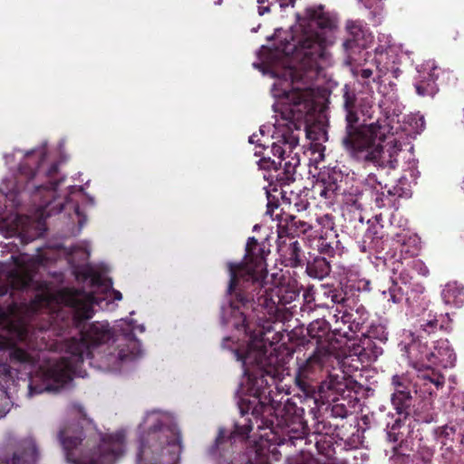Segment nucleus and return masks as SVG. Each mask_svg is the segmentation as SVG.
I'll return each mask as SVG.
<instances>
[{"mask_svg":"<svg viewBox=\"0 0 464 464\" xmlns=\"http://www.w3.org/2000/svg\"><path fill=\"white\" fill-rule=\"evenodd\" d=\"M299 427H300V433L296 436H295V438L298 439V438H302L303 436H305L308 434V426L305 422L300 420L299 421Z\"/></svg>","mask_w":464,"mask_h":464,"instance_id":"49","label":"nucleus"},{"mask_svg":"<svg viewBox=\"0 0 464 464\" xmlns=\"http://www.w3.org/2000/svg\"><path fill=\"white\" fill-rule=\"evenodd\" d=\"M12 363H22L34 366L36 363L34 356L20 347H14L10 353Z\"/></svg>","mask_w":464,"mask_h":464,"instance_id":"30","label":"nucleus"},{"mask_svg":"<svg viewBox=\"0 0 464 464\" xmlns=\"http://www.w3.org/2000/svg\"><path fill=\"white\" fill-rule=\"evenodd\" d=\"M411 391H399L392 395V403L397 413L408 415V409L411 406Z\"/></svg>","mask_w":464,"mask_h":464,"instance_id":"27","label":"nucleus"},{"mask_svg":"<svg viewBox=\"0 0 464 464\" xmlns=\"http://www.w3.org/2000/svg\"><path fill=\"white\" fill-rule=\"evenodd\" d=\"M305 272L310 277L322 280L331 272L330 261L326 256H317L307 262Z\"/></svg>","mask_w":464,"mask_h":464,"instance_id":"25","label":"nucleus"},{"mask_svg":"<svg viewBox=\"0 0 464 464\" xmlns=\"http://www.w3.org/2000/svg\"><path fill=\"white\" fill-rule=\"evenodd\" d=\"M110 295L114 301H121L122 299V294L116 289H111Z\"/></svg>","mask_w":464,"mask_h":464,"instance_id":"52","label":"nucleus"},{"mask_svg":"<svg viewBox=\"0 0 464 464\" xmlns=\"http://www.w3.org/2000/svg\"><path fill=\"white\" fill-rule=\"evenodd\" d=\"M424 286L419 283L411 282V277L408 274L401 272L398 279L392 282L388 291H383L382 295L388 301L393 304L401 303L405 298L407 304L414 306L415 303L422 300L421 295L424 293Z\"/></svg>","mask_w":464,"mask_h":464,"instance_id":"12","label":"nucleus"},{"mask_svg":"<svg viewBox=\"0 0 464 464\" xmlns=\"http://www.w3.org/2000/svg\"><path fill=\"white\" fill-rule=\"evenodd\" d=\"M311 91L301 85H293L292 90L285 92V102L276 105L275 111L278 113L280 120H276L278 125L285 126L286 130L282 133L281 139L273 142L271 152L277 157V163L282 164L285 154L292 153L299 143V135L295 131L302 128L309 136L308 126L314 121L315 106L310 98Z\"/></svg>","mask_w":464,"mask_h":464,"instance_id":"4","label":"nucleus"},{"mask_svg":"<svg viewBox=\"0 0 464 464\" xmlns=\"http://www.w3.org/2000/svg\"><path fill=\"white\" fill-rule=\"evenodd\" d=\"M76 215L79 217V228H82L83 226L85 225L86 221H87V218L85 216H82V213H81V209H80V207L79 206H76L75 207V209H74Z\"/></svg>","mask_w":464,"mask_h":464,"instance_id":"48","label":"nucleus"},{"mask_svg":"<svg viewBox=\"0 0 464 464\" xmlns=\"http://www.w3.org/2000/svg\"><path fill=\"white\" fill-rule=\"evenodd\" d=\"M58 185H59V183L57 181H55V182L50 181L48 184L38 186L37 189L38 190L44 189V190H53V191H54V190H56Z\"/></svg>","mask_w":464,"mask_h":464,"instance_id":"47","label":"nucleus"},{"mask_svg":"<svg viewBox=\"0 0 464 464\" xmlns=\"http://www.w3.org/2000/svg\"><path fill=\"white\" fill-rule=\"evenodd\" d=\"M119 358H120V360H121V361H125V360H127V359L129 358V355L125 354V353H124V352H123V350H121V351L119 352Z\"/></svg>","mask_w":464,"mask_h":464,"instance_id":"56","label":"nucleus"},{"mask_svg":"<svg viewBox=\"0 0 464 464\" xmlns=\"http://www.w3.org/2000/svg\"><path fill=\"white\" fill-rule=\"evenodd\" d=\"M44 160V153H42V154H41V158H40V160H39V162H38V163H40V162H41V161H43Z\"/></svg>","mask_w":464,"mask_h":464,"instance_id":"62","label":"nucleus"},{"mask_svg":"<svg viewBox=\"0 0 464 464\" xmlns=\"http://www.w3.org/2000/svg\"><path fill=\"white\" fill-rule=\"evenodd\" d=\"M266 215L277 221V237L293 238L301 234H305L310 228V225L289 213L284 212L276 202L268 201Z\"/></svg>","mask_w":464,"mask_h":464,"instance_id":"11","label":"nucleus"},{"mask_svg":"<svg viewBox=\"0 0 464 464\" xmlns=\"http://www.w3.org/2000/svg\"><path fill=\"white\" fill-rule=\"evenodd\" d=\"M307 334L312 340L316 342L317 347L314 352L324 355H331L337 349L335 343L334 329L331 331L330 324L324 319H317L310 323L307 327Z\"/></svg>","mask_w":464,"mask_h":464,"instance_id":"14","label":"nucleus"},{"mask_svg":"<svg viewBox=\"0 0 464 464\" xmlns=\"http://www.w3.org/2000/svg\"><path fill=\"white\" fill-rule=\"evenodd\" d=\"M87 277L90 278L91 285L93 287H102L103 289H108L111 287L112 283L111 279L106 278L98 272H89L87 274Z\"/></svg>","mask_w":464,"mask_h":464,"instance_id":"33","label":"nucleus"},{"mask_svg":"<svg viewBox=\"0 0 464 464\" xmlns=\"http://www.w3.org/2000/svg\"><path fill=\"white\" fill-rule=\"evenodd\" d=\"M58 436L67 460L73 464H111L124 453L123 432L93 434L84 444L82 429L79 427H65Z\"/></svg>","mask_w":464,"mask_h":464,"instance_id":"5","label":"nucleus"},{"mask_svg":"<svg viewBox=\"0 0 464 464\" xmlns=\"http://www.w3.org/2000/svg\"><path fill=\"white\" fill-rule=\"evenodd\" d=\"M294 418H295V417H292L291 419H294ZM295 418H298V417L296 416ZM292 421H293L292 420H290V419L286 418V419L284 420V424H285L286 427L290 428V427H291V422H292Z\"/></svg>","mask_w":464,"mask_h":464,"instance_id":"59","label":"nucleus"},{"mask_svg":"<svg viewBox=\"0 0 464 464\" xmlns=\"http://www.w3.org/2000/svg\"><path fill=\"white\" fill-rule=\"evenodd\" d=\"M441 297L447 305L460 308L464 304V286L457 282H450L444 286Z\"/></svg>","mask_w":464,"mask_h":464,"instance_id":"24","label":"nucleus"},{"mask_svg":"<svg viewBox=\"0 0 464 464\" xmlns=\"http://www.w3.org/2000/svg\"><path fill=\"white\" fill-rule=\"evenodd\" d=\"M353 284H346L344 288H331L324 295L331 300L334 304H341L343 307L348 305L349 302L348 289L352 290Z\"/></svg>","mask_w":464,"mask_h":464,"instance_id":"28","label":"nucleus"},{"mask_svg":"<svg viewBox=\"0 0 464 464\" xmlns=\"http://www.w3.org/2000/svg\"><path fill=\"white\" fill-rule=\"evenodd\" d=\"M362 2H364V5L367 6V7H370V5L366 2V0H362Z\"/></svg>","mask_w":464,"mask_h":464,"instance_id":"64","label":"nucleus"},{"mask_svg":"<svg viewBox=\"0 0 464 464\" xmlns=\"http://www.w3.org/2000/svg\"><path fill=\"white\" fill-rule=\"evenodd\" d=\"M343 174L335 170L328 174L326 178L318 180L313 188L314 193L321 198L334 201L337 195L342 194Z\"/></svg>","mask_w":464,"mask_h":464,"instance_id":"19","label":"nucleus"},{"mask_svg":"<svg viewBox=\"0 0 464 464\" xmlns=\"http://www.w3.org/2000/svg\"><path fill=\"white\" fill-rule=\"evenodd\" d=\"M401 428L402 421L401 420H396L387 431V437L389 441L394 443L403 441L405 434L403 431L401 430Z\"/></svg>","mask_w":464,"mask_h":464,"instance_id":"32","label":"nucleus"},{"mask_svg":"<svg viewBox=\"0 0 464 464\" xmlns=\"http://www.w3.org/2000/svg\"><path fill=\"white\" fill-rule=\"evenodd\" d=\"M225 437H226L225 431L223 430H220L218 432V435L215 440V448H218V446L223 443Z\"/></svg>","mask_w":464,"mask_h":464,"instance_id":"50","label":"nucleus"},{"mask_svg":"<svg viewBox=\"0 0 464 464\" xmlns=\"http://www.w3.org/2000/svg\"><path fill=\"white\" fill-rule=\"evenodd\" d=\"M17 309V304L12 299L11 302L7 304V312L9 314H13Z\"/></svg>","mask_w":464,"mask_h":464,"instance_id":"54","label":"nucleus"},{"mask_svg":"<svg viewBox=\"0 0 464 464\" xmlns=\"http://www.w3.org/2000/svg\"><path fill=\"white\" fill-rule=\"evenodd\" d=\"M39 452L32 438L21 440L11 457H6L5 464H34L37 461Z\"/></svg>","mask_w":464,"mask_h":464,"instance_id":"17","label":"nucleus"},{"mask_svg":"<svg viewBox=\"0 0 464 464\" xmlns=\"http://www.w3.org/2000/svg\"><path fill=\"white\" fill-rule=\"evenodd\" d=\"M400 346L402 356L407 358L409 364L415 370H430L431 358L429 353H431V347L428 345L427 341L413 337L409 343H401Z\"/></svg>","mask_w":464,"mask_h":464,"instance_id":"15","label":"nucleus"},{"mask_svg":"<svg viewBox=\"0 0 464 464\" xmlns=\"http://www.w3.org/2000/svg\"><path fill=\"white\" fill-rule=\"evenodd\" d=\"M318 251L321 255H324L328 257H334L335 254V248L332 243L326 238L321 237L318 241Z\"/></svg>","mask_w":464,"mask_h":464,"instance_id":"39","label":"nucleus"},{"mask_svg":"<svg viewBox=\"0 0 464 464\" xmlns=\"http://www.w3.org/2000/svg\"><path fill=\"white\" fill-rule=\"evenodd\" d=\"M11 259L14 265L13 269H7L4 264H0V296L9 294L10 298L14 290L28 288L39 266L44 265V258L40 256L21 254L12 256Z\"/></svg>","mask_w":464,"mask_h":464,"instance_id":"8","label":"nucleus"},{"mask_svg":"<svg viewBox=\"0 0 464 464\" xmlns=\"http://www.w3.org/2000/svg\"><path fill=\"white\" fill-rule=\"evenodd\" d=\"M437 66L427 64L423 70H419V75L415 80L414 87L416 92L421 97H433L439 91L437 80L439 78L436 71Z\"/></svg>","mask_w":464,"mask_h":464,"instance_id":"18","label":"nucleus"},{"mask_svg":"<svg viewBox=\"0 0 464 464\" xmlns=\"http://www.w3.org/2000/svg\"><path fill=\"white\" fill-rule=\"evenodd\" d=\"M298 29L284 47L296 63L290 68L292 85L312 90L326 60V47L338 28V16L323 5L306 7L296 14Z\"/></svg>","mask_w":464,"mask_h":464,"instance_id":"2","label":"nucleus"},{"mask_svg":"<svg viewBox=\"0 0 464 464\" xmlns=\"http://www.w3.org/2000/svg\"><path fill=\"white\" fill-rule=\"evenodd\" d=\"M213 1H214V4L217 5H220L223 2V0H213Z\"/></svg>","mask_w":464,"mask_h":464,"instance_id":"61","label":"nucleus"},{"mask_svg":"<svg viewBox=\"0 0 464 464\" xmlns=\"http://www.w3.org/2000/svg\"><path fill=\"white\" fill-rule=\"evenodd\" d=\"M331 416L334 418H346L348 416V410L343 404H334L331 409Z\"/></svg>","mask_w":464,"mask_h":464,"instance_id":"43","label":"nucleus"},{"mask_svg":"<svg viewBox=\"0 0 464 464\" xmlns=\"http://www.w3.org/2000/svg\"><path fill=\"white\" fill-rule=\"evenodd\" d=\"M345 205H346V209L348 211H352L353 208H354L355 210L358 211V218L360 221H362V217L361 215V209H362V205L361 203L358 201L357 198H351L350 200H347L345 202Z\"/></svg>","mask_w":464,"mask_h":464,"instance_id":"45","label":"nucleus"},{"mask_svg":"<svg viewBox=\"0 0 464 464\" xmlns=\"http://www.w3.org/2000/svg\"><path fill=\"white\" fill-rule=\"evenodd\" d=\"M387 56L386 53L383 52L376 53L374 55L373 63L376 66V69L379 72L378 77H382V75H385L388 71L389 67L386 64H382L383 59Z\"/></svg>","mask_w":464,"mask_h":464,"instance_id":"41","label":"nucleus"},{"mask_svg":"<svg viewBox=\"0 0 464 464\" xmlns=\"http://www.w3.org/2000/svg\"><path fill=\"white\" fill-rule=\"evenodd\" d=\"M423 377H424V378H429V379H430V381L431 382L435 383L437 386H439L440 384H441V382H440V381H439V379H440V378H441V376H438V377H437V380H434V379H432V378H430V377H429V376H426V375H423Z\"/></svg>","mask_w":464,"mask_h":464,"instance_id":"55","label":"nucleus"},{"mask_svg":"<svg viewBox=\"0 0 464 464\" xmlns=\"http://www.w3.org/2000/svg\"><path fill=\"white\" fill-rule=\"evenodd\" d=\"M59 299L72 310V324L79 329L80 337H72L65 341V351L75 362H83L84 357L92 356V348L108 343L113 333L108 324L86 321L93 315V305L98 304V298L92 293L82 289L64 288L59 292Z\"/></svg>","mask_w":464,"mask_h":464,"instance_id":"3","label":"nucleus"},{"mask_svg":"<svg viewBox=\"0 0 464 464\" xmlns=\"http://www.w3.org/2000/svg\"><path fill=\"white\" fill-rule=\"evenodd\" d=\"M277 252L282 264L292 268L304 266L300 243L293 238H277Z\"/></svg>","mask_w":464,"mask_h":464,"instance_id":"16","label":"nucleus"},{"mask_svg":"<svg viewBox=\"0 0 464 464\" xmlns=\"http://www.w3.org/2000/svg\"><path fill=\"white\" fill-rule=\"evenodd\" d=\"M58 172V165L53 163L47 171V176L52 179Z\"/></svg>","mask_w":464,"mask_h":464,"instance_id":"53","label":"nucleus"},{"mask_svg":"<svg viewBox=\"0 0 464 464\" xmlns=\"http://www.w3.org/2000/svg\"><path fill=\"white\" fill-rule=\"evenodd\" d=\"M259 167L269 171L267 179L270 180V185L275 186L274 190H277L276 187L282 188L295 180V177L286 174L282 164L279 165L276 160L264 157L259 160Z\"/></svg>","mask_w":464,"mask_h":464,"instance_id":"22","label":"nucleus"},{"mask_svg":"<svg viewBox=\"0 0 464 464\" xmlns=\"http://www.w3.org/2000/svg\"><path fill=\"white\" fill-rule=\"evenodd\" d=\"M375 227H371L367 230L364 235L363 243L366 244L367 240L370 239L369 248L373 249L375 252H379L380 249H382L381 246L382 236H378L377 231H373Z\"/></svg>","mask_w":464,"mask_h":464,"instance_id":"35","label":"nucleus"},{"mask_svg":"<svg viewBox=\"0 0 464 464\" xmlns=\"http://www.w3.org/2000/svg\"><path fill=\"white\" fill-rule=\"evenodd\" d=\"M232 342L231 338L230 337H225L222 341V346L223 347H228V343Z\"/></svg>","mask_w":464,"mask_h":464,"instance_id":"57","label":"nucleus"},{"mask_svg":"<svg viewBox=\"0 0 464 464\" xmlns=\"http://www.w3.org/2000/svg\"><path fill=\"white\" fill-rule=\"evenodd\" d=\"M269 253L265 242L259 243L251 237L243 261L228 264L229 322L235 329L249 336L245 347L233 350L237 361L242 362L254 398L253 401L241 399L239 409L242 416L250 412L255 419L260 417L270 401V384L266 378L273 381L279 378L283 364L276 353L272 351L267 353L263 329H253L252 324L266 314L275 316L298 295L281 280L268 284L266 257Z\"/></svg>","mask_w":464,"mask_h":464,"instance_id":"1","label":"nucleus"},{"mask_svg":"<svg viewBox=\"0 0 464 464\" xmlns=\"http://www.w3.org/2000/svg\"><path fill=\"white\" fill-rule=\"evenodd\" d=\"M325 356L319 351L306 358H296L295 382L304 395L312 396L315 392L316 379L323 369Z\"/></svg>","mask_w":464,"mask_h":464,"instance_id":"10","label":"nucleus"},{"mask_svg":"<svg viewBox=\"0 0 464 464\" xmlns=\"http://www.w3.org/2000/svg\"><path fill=\"white\" fill-rule=\"evenodd\" d=\"M337 314L334 316L335 318V326L341 325L342 327L347 329V326L350 324L353 314L347 312L346 310L341 311L336 309Z\"/></svg>","mask_w":464,"mask_h":464,"instance_id":"38","label":"nucleus"},{"mask_svg":"<svg viewBox=\"0 0 464 464\" xmlns=\"http://www.w3.org/2000/svg\"><path fill=\"white\" fill-rule=\"evenodd\" d=\"M281 8H286L288 6H294L295 0H276Z\"/></svg>","mask_w":464,"mask_h":464,"instance_id":"51","label":"nucleus"},{"mask_svg":"<svg viewBox=\"0 0 464 464\" xmlns=\"http://www.w3.org/2000/svg\"><path fill=\"white\" fill-rule=\"evenodd\" d=\"M392 383L394 386V392H399V391H410V382L403 375H394L392 379Z\"/></svg>","mask_w":464,"mask_h":464,"instance_id":"40","label":"nucleus"},{"mask_svg":"<svg viewBox=\"0 0 464 464\" xmlns=\"http://www.w3.org/2000/svg\"><path fill=\"white\" fill-rule=\"evenodd\" d=\"M253 429V423L250 419H245V423L235 424V430L232 432V437H241L243 440H246L248 438L249 432Z\"/></svg>","mask_w":464,"mask_h":464,"instance_id":"36","label":"nucleus"},{"mask_svg":"<svg viewBox=\"0 0 464 464\" xmlns=\"http://www.w3.org/2000/svg\"><path fill=\"white\" fill-rule=\"evenodd\" d=\"M345 31L347 37L343 43V48L348 56L355 53L356 49L366 48L372 41L367 24L362 20H347Z\"/></svg>","mask_w":464,"mask_h":464,"instance_id":"13","label":"nucleus"},{"mask_svg":"<svg viewBox=\"0 0 464 464\" xmlns=\"http://www.w3.org/2000/svg\"><path fill=\"white\" fill-rule=\"evenodd\" d=\"M290 431H291V432H298V431H299V430H295L294 428H291V429H290Z\"/></svg>","mask_w":464,"mask_h":464,"instance_id":"63","label":"nucleus"},{"mask_svg":"<svg viewBox=\"0 0 464 464\" xmlns=\"http://www.w3.org/2000/svg\"><path fill=\"white\" fill-rule=\"evenodd\" d=\"M164 450L171 456V460L179 459L181 452V435L176 425H163L158 421L150 428L146 437H142L137 454L138 461L154 464Z\"/></svg>","mask_w":464,"mask_h":464,"instance_id":"7","label":"nucleus"},{"mask_svg":"<svg viewBox=\"0 0 464 464\" xmlns=\"http://www.w3.org/2000/svg\"><path fill=\"white\" fill-rule=\"evenodd\" d=\"M418 121H420V127L423 128L425 124L423 117H420Z\"/></svg>","mask_w":464,"mask_h":464,"instance_id":"60","label":"nucleus"},{"mask_svg":"<svg viewBox=\"0 0 464 464\" xmlns=\"http://www.w3.org/2000/svg\"><path fill=\"white\" fill-rule=\"evenodd\" d=\"M362 327V323L353 318L350 324L347 326V329L339 325L334 327V332H336L337 335L339 336L345 337L347 339H352L353 336L350 335V334H355L357 332H360Z\"/></svg>","mask_w":464,"mask_h":464,"instance_id":"31","label":"nucleus"},{"mask_svg":"<svg viewBox=\"0 0 464 464\" xmlns=\"http://www.w3.org/2000/svg\"><path fill=\"white\" fill-rule=\"evenodd\" d=\"M343 108L345 111V127L341 143L347 154L354 160H376L382 152L384 132L377 121L371 124H360L356 111V92L350 85L342 88Z\"/></svg>","mask_w":464,"mask_h":464,"instance_id":"6","label":"nucleus"},{"mask_svg":"<svg viewBox=\"0 0 464 464\" xmlns=\"http://www.w3.org/2000/svg\"><path fill=\"white\" fill-rule=\"evenodd\" d=\"M19 177L5 179L2 183L1 191L5 194H19L24 187L20 184L18 179H24L25 183H29L35 177V169L27 164H20L18 170Z\"/></svg>","mask_w":464,"mask_h":464,"instance_id":"23","label":"nucleus"},{"mask_svg":"<svg viewBox=\"0 0 464 464\" xmlns=\"http://www.w3.org/2000/svg\"><path fill=\"white\" fill-rule=\"evenodd\" d=\"M430 371L434 374V367L442 368L453 367L456 361V353L450 347L448 340H439L431 347Z\"/></svg>","mask_w":464,"mask_h":464,"instance_id":"21","label":"nucleus"},{"mask_svg":"<svg viewBox=\"0 0 464 464\" xmlns=\"http://www.w3.org/2000/svg\"><path fill=\"white\" fill-rule=\"evenodd\" d=\"M292 153H289L287 154V156H285L284 158V160L282 162V168L285 169V171H286V174L289 176V175H292L293 177H295V173H296V168L299 166V163H300V160H299V157L297 156V153H295V155H291Z\"/></svg>","mask_w":464,"mask_h":464,"instance_id":"34","label":"nucleus"},{"mask_svg":"<svg viewBox=\"0 0 464 464\" xmlns=\"http://www.w3.org/2000/svg\"><path fill=\"white\" fill-rule=\"evenodd\" d=\"M72 366L67 357H61L58 361L50 363L42 370L41 384H29V395L39 394L44 392H58L64 384L72 381Z\"/></svg>","mask_w":464,"mask_h":464,"instance_id":"9","label":"nucleus"},{"mask_svg":"<svg viewBox=\"0 0 464 464\" xmlns=\"http://www.w3.org/2000/svg\"><path fill=\"white\" fill-rule=\"evenodd\" d=\"M442 325L439 324L436 317L430 319H420L419 328L416 330L417 336L415 338L426 339L432 334H435L438 329H441Z\"/></svg>","mask_w":464,"mask_h":464,"instance_id":"29","label":"nucleus"},{"mask_svg":"<svg viewBox=\"0 0 464 464\" xmlns=\"http://www.w3.org/2000/svg\"><path fill=\"white\" fill-rule=\"evenodd\" d=\"M382 343L372 338H369L363 334L358 343H353L352 347V354L356 356L358 361L362 364L369 363L377 360L382 354Z\"/></svg>","mask_w":464,"mask_h":464,"instance_id":"20","label":"nucleus"},{"mask_svg":"<svg viewBox=\"0 0 464 464\" xmlns=\"http://www.w3.org/2000/svg\"><path fill=\"white\" fill-rule=\"evenodd\" d=\"M257 2V13L259 15H264L271 12V6L273 2L270 0H256Z\"/></svg>","mask_w":464,"mask_h":464,"instance_id":"44","label":"nucleus"},{"mask_svg":"<svg viewBox=\"0 0 464 464\" xmlns=\"http://www.w3.org/2000/svg\"><path fill=\"white\" fill-rule=\"evenodd\" d=\"M369 338H372L379 342L380 343H385L388 340V333L386 332L384 326L376 325L371 327L368 331V334L365 335Z\"/></svg>","mask_w":464,"mask_h":464,"instance_id":"37","label":"nucleus"},{"mask_svg":"<svg viewBox=\"0 0 464 464\" xmlns=\"http://www.w3.org/2000/svg\"><path fill=\"white\" fill-rule=\"evenodd\" d=\"M72 408L73 411H75L82 419L86 420L87 414L85 412V410L83 406H82L80 403L74 402L72 404Z\"/></svg>","mask_w":464,"mask_h":464,"instance_id":"46","label":"nucleus"},{"mask_svg":"<svg viewBox=\"0 0 464 464\" xmlns=\"http://www.w3.org/2000/svg\"><path fill=\"white\" fill-rule=\"evenodd\" d=\"M382 153L383 147L382 146V152L376 160H358L359 162H372L375 166H378L377 172L370 173L366 178V184L374 187V188H377V186H379L381 188H387L386 180L382 177V174L384 172L386 173L385 168L383 167V162L381 160Z\"/></svg>","mask_w":464,"mask_h":464,"instance_id":"26","label":"nucleus"},{"mask_svg":"<svg viewBox=\"0 0 464 464\" xmlns=\"http://www.w3.org/2000/svg\"><path fill=\"white\" fill-rule=\"evenodd\" d=\"M352 72L353 76L361 79L363 82L369 80L373 74V71L371 68H362L360 66L353 68Z\"/></svg>","mask_w":464,"mask_h":464,"instance_id":"42","label":"nucleus"},{"mask_svg":"<svg viewBox=\"0 0 464 464\" xmlns=\"http://www.w3.org/2000/svg\"><path fill=\"white\" fill-rule=\"evenodd\" d=\"M256 138H257V135H256V134H252V135L249 137V142H250V143H256V142H258V140H257Z\"/></svg>","mask_w":464,"mask_h":464,"instance_id":"58","label":"nucleus"}]
</instances>
